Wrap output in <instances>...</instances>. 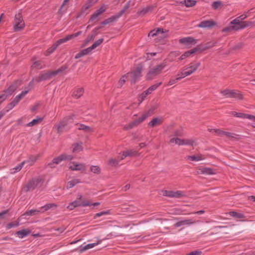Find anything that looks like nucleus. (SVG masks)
<instances>
[{"label":"nucleus","instance_id":"1","mask_svg":"<svg viewBox=\"0 0 255 255\" xmlns=\"http://www.w3.org/2000/svg\"><path fill=\"white\" fill-rule=\"evenodd\" d=\"M81 31H78L76 33L68 35L64 38L59 39L57 42L54 43L51 47L49 48L44 53V55L48 56L54 52V51L57 48V47L60 44L66 42L74 38H75L81 34Z\"/></svg>","mask_w":255,"mask_h":255},{"label":"nucleus","instance_id":"2","mask_svg":"<svg viewBox=\"0 0 255 255\" xmlns=\"http://www.w3.org/2000/svg\"><path fill=\"white\" fill-rule=\"evenodd\" d=\"M44 183V180L41 177H38L33 179L30 181L24 188V190L27 192L30 190H32L36 188H39L41 187Z\"/></svg>","mask_w":255,"mask_h":255},{"label":"nucleus","instance_id":"3","mask_svg":"<svg viewBox=\"0 0 255 255\" xmlns=\"http://www.w3.org/2000/svg\"><path fill=\"white\" fill-rule=\"evenodd\" d=\"M166 66L165 62L161 63L153 67L147 74V78L149 80L152 79L156 76L159 74Z\"/></svg>","mask_w":255,"mask_h":255},{"label":"nucleus","instance_id":"4","mask_svg":"<svg viewBox=\"0 0 255 255\" xmlns=\"http://www.w3.org/2000/svg\"><path fill=\"white\" fill-rule=\"evenodd\" d=\"M142 69V66L140 64L137 65L130 72L127 73L128 78L132 83H134L139 80Z\"/></svg>","mask_w":255,"mask_h":255},{"label":"nucleus","instance_id":"5","mask_svg":"<svg viewBox=\"0 0 255 255\" xmlns=\"http://www.w3.org/2000/svg\"><path fill=\"white\" fill-rule=\"evenodd\" d=\"M25 26L22 15L20 12L16 14L13 22V29L14 31H19L23 29Z\"/></svg>","mask_w":255,"mask_h":255},{"label":"nucleus","instance_id":"6","mask_svg":"<svg viewBox=\"0 0 255 255\" xmlns=\"http://www.w3.org/2000/svg\"><path fill=\"white\" fill-rule=\"evenodd\" d=\"M74 118V116L71 115L69 118H65L59 124L56 125L54 128H56L57 131L59 133L63 131L66 126L73 120Z\"/></svg>","mask_w":255,"mask_h":255},{"label":"nucleus","instance_id":"7","mask_svg":"<svg viewBox=\"0 0 255 255\" xmlns=\"http://www.w3.org/2000/svg\"><path fill=\"white\" fill-rule=\"evenodd\" d=\"M170 142L178 145H190L193 146L195 144L194 141L192 139H180L175 137L171 138L170 139Z\"/></svg>","mask_w":255,"mask_h":255},{"label":"nucleus","instance_id":"8","mask_svg":"<svg viewBox=\"0 0 255 255\" xmlns=\"http://www.w3.org/2000/svg\"><path fill=\"white\" fill-rule=\"evenodd\" d=\"M69 168L71 170L84 171L86 169V165L83 163H77L76 162H71L70 163Z\"/></svg>","mask_w":255,"mask_h":255},{"label":"nucleus","instance_id":"9","mask_svg":"<svg viewBox=\"0 0 255 255\" xmlns=\"http://www.w3.org/2000/svg\"><path fill=\"white\" fill-rule=\"evenodd\" d=\"M222 95L227 98H235L241 99L242 96L240 93L236 92L233 90H225L221 92Z\"/></svg>","mask_w":255,"mask_h":255},{"label":"nucleus","instance_id":"10","mask_svg":"<svg viewBox=\"0 0 255 255\" xmlns=\"http://www.w3.org/2000/svg\"><path fill=\"white\" fill-rule=\"evenodd\" d=\"M90 205V203L88 201L81 202L79 200H75L73 202H71L69 204V205L67 206V208L69 209L70 210H72L75 208L77 207H86Z\"/></svg>","mask_w":255,"mask_h":255},{"label":"nucleus","instance_id":"11","mask_svg":"<svg viewBox=\"0 0 255 255\" xmlns=\"http://www.w3.org/2000/svg\"><path fill=\"white\" fill-rule=\"evenodd\" d=\"M163 195L172 198H181L185 196L184 192L181 191H164Z\"/></svg>","mask_w":255,"mask_h":255},{"label":"nucleus","instance_id":"12","mask_svg":"<svg viewBox=\"0 0 255 255\" xmlns=\"http://www.w3.org/2000/svg\"><path fill=\"white\" fill-rule=\"evenodd\" d=\"M154 108H151L148 110V112L143 114L140 117L133 121V122L135 124V126H137L140 124H141L142 122H143L154 110Z\"/></svg>","mask_w":255,"mask_h":255},{"label":"nucleus","instance_id":"13","mask_svg":"<svg viewBox=\"0 0 255 255\" xmlns=\"http://www.w3.org/2000/svg\"><path fill=\"white\" fill-rule=\"evenodd\" d=\"M216 25L215 21L212 20H205L201 22L198 27L200 28H207L213 27Z\"/></svg>","mask_w":255,"mask_h":255},{"label":"nucleus","instance_id":"14","mask_svg":"<svg viewBox=\"0 0 255 255\" xmlns=\"http://www.w3.org/2000/svg\"><path fill=\"white\" fill-rule=\"evenodd\" d=\"M53 76H54V75L53 74V71H48L41 74L36 80L37 82H40L42 81L48 79Z\"/></svg>","mask_w":255,"mask_h":255},{"label":"nucleus","instance_id":"15","mask_svg":"<svg viewBox=\"0 0 255 255\" xmlns=\"http://www.w3.org/2000/svg\"><path fill=\"white\" fill-rule=\"evenodd\" d=\"M200 63L199 62L195 64L191 63L189 64L188 67L185 69V70L186 71L187 73L188 72L189 73V74H188V76H189L195 72L200 66Z\"/></svg>","mask_w":255,"mask_h":255},{"label":"nucleus","instance_id":"16","mask_svg":"<svg viewBox=\"0 0 255 255\" xmlns=\"http://www.w3.org/2000/svg\"><path fill=\"white\" fill-rule=\"evenodd\" d=\"M194 223L191 219H185L177 221L174 225L175 227L178 228L182 226H190Z\"/></svg>","mask_w":255,"mask_h":255},{"label":"nucleus","instance_id":"17","mask_svg":"<svg viewBox=\"0 0 255 255\" xmlns=\"http://www.w3.org/2000/svg\"><path fill=\"white\" fill-rule=\"evenodd\" d=\"M20 84L19 82H16L10 85L4 92L6 93V95L7 97L12 94V93L17 88L18 85Z\"/></svg>","mask_w":255,"mask_h":255},{"label":"nucleus","instance_id":"18","mask_svg":"<svg viewBox=\"0 0 255 255\" xmlns=\"http://www.w3.org/2000/svg\"><path fill=\"white\" fill-rule=\"evenodd\" d=\"M102 241V240H98L97 242H96V243L88 244L83 247H81V249H80V252H83L85 251L86 250L92 249V248L95 247V246L98 245L99 244H101Z\"/></svg>","mask_w":255,"mask_h":255},{"label":"nucleus","instance_id":"19","mask_svg":"<svg viewBox=\"0 0 255 255\" xmlns=\"http://www.w3.org/2000/svg\"><path fill=\"white\" fill-rule=\"evenodd\" d=\"M30 234V231L29 229H23L18 231L15 233L19 238L22 239L28 236Z\"/></svg>","mask_w":255,"mask_h":255},{"label":"nucleus","instance_id":"20","mask_svg":"<svg viewBox=\"0 0 255 255\" xmlns=\"http://www.w3.org/2000/svg\"><path fill=\"white\" fill-rule=\"evenodd\" d=\"M154 7L155 6L153 5L147 6L143 8L141 10L138 11L137 14L138 15H143L146 14L147 13L151 11L154 9Z\"/></svg>","mask_w":255,"mask_h":255},{"label":"nucleus","instance_id":"21","mask_svg":"<svg viewBox=\"0 0 255 255\" xmlns=\"http://www.w3.org/2000/svg\"><path fill=\"white\" fill-rule=\"evenodd\" d=\"M97 2L95 0H88L81 8L82 12H85L89 8Z\"/></svg>","mask_w":255,"mask_h":255},{"label":"nucleus","instance_id":"22","mask_svg":"<svg viewBox=\"0 0 255 255\" xmlns=\"http://www.w3.org/2000/svg\"><path fill=\"white\" fill-rule=\"evenodd\" d=\"M254 23L253 21H241L239 26L236 25V31H238L241 29H245L246 27L251 26Z\"/></svg>","mask_w":255,"mask_h":255},{"label":"nucleus","instance_id":"23","mask_svg":"<svg viewBox=\"0 0 255 255\" xmlns=\"http://www.w3.org/2000/svg\"><path fill=\"white\" fill-rule=\"evenodd\" d=\"M120 17L118 14L117 13L116 14L113 15L111 16L110 17L105 19L104 21H103L102 23V25H106L109 23L113 22L114 21H117Z\"/></svg>","mask_w":255,"mask_h":255},{"label":"nucleus","instance_id":"24","mask_svg":"<svg viewBox=\"0 0 255 255\" xmlns=\"http://www.w3.org/2000/svg\"><path fill=\"white\" fill-rule=\"evenodd\" d=\"M71 149L73 153H77L83 150L82 143H75L72 144Z\"/></svg>","mask_w":255,"mask_h":255},{"label":"nucleus","instance_id":"25","mask_svg":"<svg viewBox=\"0 0 255 255\" xmlns=\"http://www.w3.org/2000/svg\"><path fill=\"white\" fill-rule=\"evenodd\" d=\"M179 42L181 43L188 45L192 43H195L196 40L192 37H187L180 39Z\"/></svg>","mask_w":255,"mask_h":255},{"label":"nucleus","instance_id":"26","mask_svg":"<svg viewBox=\"0 0 255 255\" xmlns=\"http://www.w3.org/2000/svg\"><path fill=\"white\" fill-rule=\"evenodd\" d=\"M77 128L79 130H82L86 132H92L93 131V129L91 127L83 124H77Z\"/></svg>","mask_w":255,"mask_h":255},{"label":"nucleus","instance_id":"27","mask_svg":"<svg viewBox=\"0 0 255 255\" xmlns=\"http://www.w3.org/2000/svg\"><path fill=\"white\" fill-rule=\"evenodd\" d=\"M92 51L90 50V48L88 47L87 48L84 49L80 51L75 55V59H79L85 55H86L89 53H90Z\"/></svg>","mask_w":255,"mask_h":255},{"label":"nucleus","instance_id":"28","mask_svg":"<svg viewBox=\"0 0 255 255\" xmlns=\"http://www.w3.org/2000/svg\"><path fill=\"white\" fill-rule=\"evenodd\" d=\"M197 51V48H193L189 51H186L184 54L181 55V56L179 58L180 60H182L188 57H189L191 54H194Z\"/></svg>","mask_w":255,"mask_h":255},{"label":"nucleus","instance_id":"29","mask_svg":"<svg viewBox=\"0 0 255 255\" xmlns=\"http://www.w3.org/2000/svg\"><path fill=\"white\" fill-rule=\"evenodd\" d=\"M62 161H63V160L62 155H60L59 156L53 158L52 160V162L49 163L48 166H49L50 168H54L55 167V166H53L54 164H58L60 163Z\"/></svg>","mask_w":255,"mask_h":255},{"label":"nucleus","instance_id":"30","mask_svg":"<svg viewBox=\"0 0 255 255\" xmlns=\"http://www.w3.org/2000/svg\"><path fill=\"white\" fill-rule=\"evenodd\" d=\"M197 1L195 0H184L180 1L182 5L184 4L186 7H192L196 4Z\"/></svg>","mask_w":255,"mask_h":255},{"label":"nucleus","instance_id":"31","mask_svg":"<svg viewBox=\"0 0 255 255\" xmlns=\"http://www.w3.org/2000/svg\"><path fill=\"white\" fill-rule=\"evenodd\" d=\"M83 93H84L83 88H77L73 91L72 96L76 98H79L83 95Z\"/></svg>","mask_w":255,"mask_h":255},{"label":"nucleus","instance_id":"32","mask_svg":"<svg viewBox=\"0 0 255 255\" xmlns=\"http://www.w3.org/2000/svg\"><path fill=\"white\" fill-rule=\"evenodd\" d=\"M29 88H26L25 90L22 91L20 94L16 96L14 99L18 103L29 92Z\"/></svg>","mask_w":255,"mask_h":255},{"label":"nucleus","instance_id":"33","mask_svg":"<svg viewBox=\"0 0 255 255\" xmlns=\"http://www.w3.org/2000/svg\"><path fill=\"white\" fill-rule=\"evenodd\" d=\"M137 152L133 149L128 150L123 152V155L124 157L134 156L136 155Z\"/></svg>","mask_w":255,"mask_h":255},{"label":"nucleus","instance_id":"34","mask_svg":"<svg viewBox=\"0 0 255 255\" xmlns=\"http://www.w3.org/2000/svg\"><path fill=\"white\" fill-rule=\"evenodd\" d=\"M161 123V119L159 118H155L152 119L149 123L148 125L150 127H154L156 125H160Z\"/></svg>","mask_w":255,"mask_h":255},{"label":"nucleus","instance_id":"35","mask_svg":"<svg viewBox=\"0 0 255 255\" xmlns=\"http://www.w3.org/2000/svg\"><path fill=\"white\" fill-rule=\"evenodd\" d=\"M187 158L193 161H199L204 159L203 156L202 155L188 156Z\"/></svg>","mask_w":255,"mask_h":255},{"label":"nucleus","instance_id":"36","mask_svg":"<svg viewBox=\"0 0 255 255\" xmlns=\"http://www.w3.org/2000/svg\"><path fill=\"white\" fill-rule=\"evenodd\" d=\"M43 120V118L37 117L36 119H33L31 122L26 125L27 127H32L36 125Z\"/></svg>","mask_w":255,"mask_h":255},{"label":"nucleus","instance_id":"37","mask_svg":"<svg viewBox=\"0 0 255 255\" xmlns=\"http://www.w3.org/2000/svg\"><path fill=\"white\" fill-rule=\"evenodd\" d=\"M81 181L79 179H74L70 181H69L67 183V188L69 189L73 187L76 185L78 183H80Z\"/></svg>","mask_w":255,"mask_h":255},{"label":"nucleus","instance_id":"38","mask_svg":"<svg viewBox=\"0 0 255 255\" xmlns=\"http://www.w3.org/2000/svg\"><path fill=\"white\" fill-rule=\"evenodd\" d=\"M18 103V102H16V101L14 99L11 102L7 105L4 110L6 113H7L9 110L12 109Z\"/></svg>","mask_w":255,"mask_h":255},{"label":"nucleus","instance_id":"39","mask_svg":"<svg viewBox=\"0 0 255 255\" xmlns=\"http://www.w3.org/2000/svg\"><path fill=\"white\" fill-rule=\"evenodd\" d=\"M201 173L207 175H212L214 174L215 173L213 171V169L210 168L205 167L200 169Z\"/></svg>","mask_w":255,"mask_h":255},{"label":"nucleus","instance_id":"40","mask_svg":"<svg viewBox=\"0 0 255 255\" xmlns=\"http://www.w3.org/2000/svg\"><path fill=\"white\" fill-rule=\"evenodd\" d=\"M56 204L53 203L46 204L41 207V209L43 210V211L41 210V212H44V211H47L53 207H56Z\"/></svg>","mask_w":255,"mask_h":255},{"label":"nucleus","instance_id":"41","mask_svg":"<svg viewBox=\"0 0 255 255\" xmlns=\"http://www.w3.org/2000/svg\"><path fill=\"white\" fill-rule=\"evenodd\" d=\"M103 40H104L103 38H100V39H99L96 41H95L94 42V43L92 46L89 47L90 50L91 51H92L93 50H94L97 47L99 46L103 42Z\"/></svg>","mask_w":255,"mask_h":255},{"label":"nucleus","instance_id":"42","mask_svg":"<svg viewBox=\"0 0 255 255\" xmlns=\"http://www.w3.org/2000/svg\"><path fill=\"white\" fill-rule=\"evenodd\" d=\"M159 33H163V29H154L150 31V32L148 34V36L153 37L154 36L157 35Z\"/></svg>","mask_w":255,"mask_h":255},{"label":"nucleus","instance_id":"43","mask_svg":"<svg viewBox=\"0 0 255 255\" xmlns=\"http://www.w3.org/2000/svg\"><path fill=\"white\" fill-rule=\"evenodd\" d=\"M24 163H25V161H23L22 162H21L19 164H18L17 166H16L13 168L11 169L10 170H11V173H15L16 172H17L19 171L21 169V168L23 167V166Z\"/></svg>","mask_w":255,"mask_h":255},{"label":"nucleus","instance_id":"44","mask_svg":"<svg viewBox=\"0 0 255 255\" xmlns=\"http://www.w3.org/2000/svg\"><path fill=\"white\" fill-rule=\"evenodd\" d=\"M40 212V210L31 209L30 210L27 211L24 214L27 216H33L37 215Z\"/></svg>","mask_w":255,"mask_h":255},{"label":"nucleus","instance_id":"45","mask_svg":"<svg viewBox=\"0 0 255 255\" xmlns=\"http://www.w3.org/2000/svg\"><path fill=\"white\" fill-rule=\"evenodd\" d=\"M128 78V74L123 75L119 81L118 87H121L126 82V80Z\"/></svg>","mask_w":255,"mask_h":255},{"label":"nucleus","instance_id":"46","mask_svg":"<svg viewBox=\"0 0 255 255\" xmlns=\"http://www.w3.org/2000/svg\"><path fill=\"white\" fill-rule=\"evenodd\" d=\"M130 2L131 0H129L124 6V8L117 13L120 17H121L125 12L126 10L129 8Z\"/></svg>","mask_w":255,"mask_h":255},{"label":"nucleus","instance_id":"47","mask_svg":"<svg viewBox=\"0 0 255 255\" xmlns=\"http://www.w3.org/2000/svg\"><path fill=\"white\" fill-rule=\"evenodd\" d=\"M188 74H189V73L188 72L187 73L186 71H185V69H184V70L181 71L177 75V77L178 79H179V80H180L181 79L184 78H185L186 76H188Z\"/></svg>","mask_w":255,"mask_h":255},{"label":"nucleus","instance_id":"48","mask_svg":"<svg viewBox=\"0 0 255 255\" xmlns=\"http://www.w3.org/2000/svg\"><path fill=\"white\" fill-rule=\"evenodd\" d=\"M184 134L182 128L176 129L173 132V135L175 136H182Z\"/></svg>","mask_w":255,"mask_h":255},{"label":"nucleus","instance_id":"49","mask_svg":"<svg viewBox=\"0 0 255 255\" xmlns=\"http://www.w3.org/2000/svg\"><path fill=\"white\" fill-rule=\"evenodd\" d=\"M91 171L95 174H100L101 172V168L97 165H92L90 167Z\"/></svg>","mask_w":255,"mask_h":255},{"label":"nucleus","instance_id":"50","mask_svg":"<svg viewBox=\"0 0 255 255\" xmlns=\"http://www.w3.org/2000/svg\"><path fill=\"white\" fill-rule=\"evenodd\" d=\"M119 161L114 158H110L108 161V164L112 166H116L118 165Z\"/></svg>","mask_w":255,"mask_h":255},{"label":"nucleus","instance_id":"51","mask_svg":"<svg viewBox=\"0 0 255 255\" xmlns=\"http://www.w3.org/2000/svg\"><path fill=\"white\" fill-rule=\"evenodd\" d=\"M209 130L210 132L214 133L216 135H221V136L224 135V131H222L219 129H216V128L209 129Z\"/></svg>","mask_w":255,"mask_h":255},{"label":"nucleus","instance_id":"52","mask_svg":"<svg viewBox=\"0 0 255 255\" xmlns=\"http://www.w3.org/2000/svg\"><path fill=\"white\" fill-rule=\"evenodd\" d=\"M236 29L237 28H236V25H230V26H228L227 27L224 28L222 29V31L224 32H227L231 31L232 30L236 31Z\"/></svg>","mask_w":255,"mask_h":255},{"label":"nucleus","instance_id":"53","mask_svg":"<svg viewBox=\"0 0 255 255\" xmlns=\"http://www.w3.org/2000/svg\"><path fill=\"white\" fill-rule=\"evenodd\" d=\"M231 216L235 217L237 218H242L244 217V215L242 213H238L234 211H232L229 213Z\"/></svg>","mask_w":255,"mask_h":255},{"label":"nucleus","instance_id":"54","mask_svg":"<svg viewBox=\"0 0 255 255\" xmlns=\"http://www.w3.org/2000/svg\"><path fill=\"white\" fill-rule=\"evenodd\" d=\"M19 225V223L17 221H15L14 222L8 223L6 226V228L7 230H9L13 227H16L18 226Z\"/></svg>","mask_w":255,"mask_h":255},{"label":"nucleus","instance_id":"55","mask_svg":"<svg viewBox=\"0 0 255 255\" xmlns=\"http://www.w3.org/2000/svg\"><path fill=\"white\" fill-rule=\"evenodd\" d=\"M223 5V3L221 1H216L213 2L212 4V7L214 9H217Z\"/></svg>","mask_w":255,"mask_h":255},{"label":"nucleus","instance_id":"56","mask_svg":"<svg viewBox=\"0 0 255 255\" xmlns=\"http://www.w3.org/2000/svg\"><path fill=\"white\" fill-rule=\"evenodd\" d=\"M61 155L63 160L70 161L74 158V157L71 155H69L67 154H63Z\"/></svg>","mask_w":255,"mask_h":255},{"label":"nucleus","instance_id":"57","mask_svg":"<svg viewBox=\"0 0 255 255\" xmlns=\"http://www.w3.org/2000/svg\"><path fill=\"white\" fill-rule=\"evenodd\" d=\"M32 68H36L37 69H42L45 67L44 66H43L41 65V61H37L33 63V65H32Z\"/></svg>","mask_w":255,"mask_h":255},{"label":"nucleus","instance_id":"58","mask_svg":"<svg viewBox=\"0 0 255 255\" xmlns=\"http://www.w3.org/2000/svg\"><path fill=\"white\" fill-rule=\"evenodd\" d=\"M241 21L240 18H239L238 17L233 20L231 21L230 24L232 25H237L239 26L240 24L241 23Z\"/></svg>","mask_w":255,"mask_h":255},{"label":"nucleus","instance_id":"59","mask_svg":"<svg viewBox=\"0 0 255 255\" xmlns=\"http://www.w3.org/2000/svg\"><path fill=\"white\" fill-rule=\"evenodd\" d=\"M231 114L232 115H233L236 117L241 118L242 119H245V114H246L241 113H237L236 112H231Z\"/></svg>","mask_w":255,"mask_h":255},{"label":"nucleus","instance_id":"60","mask_svg":"<svg viewBox=\"0 0 255 255\" xmlns=\"http://www.w3.org/2000/svg\"><path fill=\"white\" fill-rule=\"evenodd\" d=\"M136 126L133 121L124 126V128L126 130H128L133 128L134 127Z\"/></svg>","mask_w":255,"mask_h":255},{"label":"nucleus","instance_id":"61","mask_svg":"<svg viewBox=\"0 0 255 255\" xmlns=\"http://www.w3.org/2000/svg\"><path fill=\"white\" fill-rule=\"evenodd\" d=\"M109 214H110V212L109 211H102V212H99V213L96 214L95 215V218L101 217L103 215H109Z\"/></svg>","mask_w":255,"mask_h":255},{"label":"nucleus","instance_id":"62","mask_svg":"<svg viewBox=\"0 0 255 255\" xmlns=\"http://www.w3.org/2000/svg\"><path fill=\"white\" fill-rule=\"evenodd\" d=\"M101 14L96 10L91 16L90 20L94 21L97 19Z\"/></svg>","mask_w":255,"mask_h":255},{"label":"nucleus","instance_id":"63","mask_svg":"<svg viewBox=\"0 0 255 255\" xmlns=\"http://www.w3.org/2000/svg\"><path fill=\"white\" fill-rule=\"evenodd\" d=\"M178 81L179 79H178L177 77L176 78H171L169 82H168L167 85L171 86L173 84H176Z\"/></svg>","mask_w":255,"mask_h":255},{"label":"nucleus","instance_id":"64","mask_svg":"<svg viewBox=\"0 0 255 255\" xmlns=\"http://www.w3.org/2000/svg\"><path fill=\"white\" fill-rule=\"evenodd\" d=\"M67 68L66 67H64V66H62L61 67H60V68H59L58 69L55 70V71H53V74H54V76L58 74V73H61L62 72H63V71H64Z\"/></svg>","mask_w":255,"mask_h":255}]
</instances>
